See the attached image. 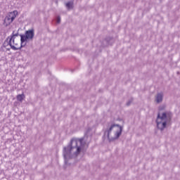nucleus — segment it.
I'll use <instances>...</instances> for the list:
<instances>
[{
  "instance_id": "obj_1",
  "label": "nucleus",
  "mask_w": 180,
  "mask_h": 180,
  "mask_svg": "<svg viewBox=\"0 0 180 180\" xmlns=\"http://www.w3.org/2000/svg\"><path fill=\"white\" fill-rule=\"evenodd\" d=\"M84 138L77 139L74 138L71 139L70 143L63 148V157L65 161H67L68 158H71L72 152L74 155H78L84 147Z\"/></svg>"
},
{
  "instance_id": "obj_2",
  "label": "nucleus",
  "mask_w": 180,
  "mask_h": 180,
  "mask_svg": "<svg viewBox=\"0 0 180 180\" xmlns=\"http://www.w3.org/2000/svg\"><path fill=\"white\" fill-rule=\"evenodd\" d=\"M122 131H123V127L119 124H114L104 131V136H106L108 141L112 143V141L117 140L122 136Z\"/></svg>"
},
{
  "instance_id": "obj_3",
  "label": "nucleus",
  "mask_w": 180,
  "mask_h": 180,
  "mask_svg": "<svg viewBox=\"0 0 180 180\" xmlns=\"http://www.w3.org/2000/svg\"><path fill=\"white\" fill-rule=\"evenodd\" d=\"M172 120V113L170 112H162V115L158 113L156 119L157 127L160 131H164L167 124Z\"/></svg>"
},
{
  "instance_id": "obj_4",
  "label": "nucleus",
  "mask_w": 180,
  "mask_h": 180,
  "mask_svg": "<svg viewBox=\"0 0 180 180\" xmlns=\"http://www.w3.org/2000/svg\"><path fill=\"white\" fill-rule=\"evenodd\" d=\"M20 36L21 41L20 48L25 47V46H26L25 41H27V40H33L34 38V30H28L25 32V34H20Z\"/></svg>"
},
{
  "instance_id": "obj_5",
  "label": "nucleus",
  "mask_w": 180,
  "mask_h": 180,
  "mask_svg": "<svg viewBox=\"0 0 180 180\" xmlns=\"http://www.w3.org/2000/svg\"><path fill=\"white\" fill-rule=\"evenodd\" d=\"M18 36H19V32L15 34V31H13L12 35L11 37H8L6 41L4 43V47H6V46H10L12 50H20L22 49L20 46L19 48H16L12 44V41L13 43H15V37H18Z\"/></svg>"
},
{
  "instance_id": "obj_6",
  "label": "nucleus",
  "mask_w": 180,
  "mask_h": 180,
  "mask_svg": "<svg viewBox=\"0 0 180 180\" xmlns=\"http://www.w3.org/2000/svg\"><path fill=\"white\" fill-rule=\"evenodd\" d=\"M17 15L18 11H14L9 13L4 19V25H5V26H9V25H11V23L15 20Z\"/></svg>"
},
{
  "instance_id": "obj_7",
  "label": "nucleus",
  "mask_w": 180,
  "mask_h": 180,
  "mask_svg": "<svg viewBox=\"0 0 180 180\" xmlns=\"http://www.w3.org/2000/svg\"><path fill=\"white\" fill-rule=\"evenodd\" d=\"M163 99H164L163 92L158 93L157 95L155 96V102L158 103H161Z\"/></svg>"
},
{
  "instance_id": "obj_8",
  "label": "nucleus",
  "mask_w": 180,
  "mask_h": 180,
  "mask_svg": "<svg viewBox=\"0 0 180 180\" xmlns=\"http://www.w3.org/2000/svg\"><path fill=\"white\" fill-rule=\"evenodd\" d=\"M104 41L106 42V46H112V44L115 43V39H113L112 37H107Z\"/></svg>"
},
{
  "instance_id": "obj_9",
  "label": "nucleus",
  "mask_w": 180,
  "mask_h": 180,
  "mask_svg": "<svg viewBox=\"0 0 180 180\" xmlns=\"http://www.w3.org/2000/svg\"><path fill=\"white\" fill-rule=\"evenodd\" d=\"M67 9H74V0H70L65 4Z\"/></svg>"
},
{
  "instance_id": "obj_10",
  "label": "nucleus",
  "mask_w": 180,
  "mask_h": 180,
  "mask_svg": "<svg viewBox=\"0 0 180 180\" xmlns=\"http://www.w3.org/2000/svg\"><path fill=\"white\" fill-rule=\"evenodd\" d=\"M16 98H17V101H18L19 102H22L23 99H25V94H18L17 95Z\"/></svg>"
},
{
  "instance_id": "obj_11",
  "label": "nucleus",
  "mask_w": 180,
  "mask_h": 180,
  "mask_svg": "<svg viewBox=\"0 0 180 180\" xmlns=\"http://www.w3.org/2000/svg\"><path fill=\"white\" fill-rule=\"evenodd\" d=\"M56 22H57V23H60V22H61V17L58 16L57 18H56Z\"/></svg>"
},
{
  "instance_id": "obj_12",
  "label": "nucleus",
  "mask_w": 180,
  "mask_h": 180,
  "mask_svg": "<svg viewBox=\"0 0 180 180\" xmlns=\"http://www.w3.org/2000/svg\"><path fill=\"white\" fill-rule=\"evenodd\" d=\"M131 102L132 101H129L127 103V106H130V105L131 104Z\"/></svg>"
}]
</instances>
